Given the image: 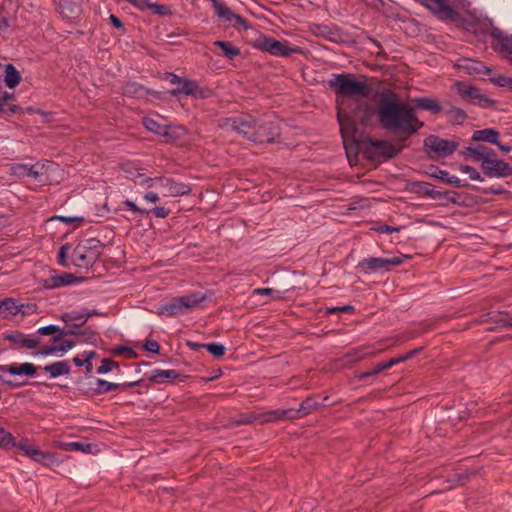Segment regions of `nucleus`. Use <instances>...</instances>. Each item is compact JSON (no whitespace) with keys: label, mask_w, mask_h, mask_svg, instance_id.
I'll use <instances>...</instances> for the list:
<instances>
[{"label":"nucleus","mask_w":512,"mask_h":512,"mask_svg":"<svg viewBox=\"0 0 512 512\" xmlns=\"http://www.w3.org/2000/svg\"><path fill=\"white\" fill-rule=\"evenodd\" d=\"M142 124L148 131L154 133L155 135H169V125L160 124L153 118L144 117L142 120Z\"/></svg>","instance_id":"44"},{"label":"nucleus","mask_w":512,"mask_h":512,"mask_svg":"<svg viewBox=\"0 0 512 512\" xmlns=\"http://www.w3.org/2000/svg\"><path fill=\"white\" fill-rule=\"evenodd\" d=\"M54 275L42 279L39 283L46 290H52L60 287L69 286L72 284L81 283L85 280L84 277H77L72 273L63 272L61 274H56V271L53 270Z\"/></svg>","instance_id":"17"},{"label":"nucleus","mask_w":512,"mask_h":512,"mask_svg":"<svg viewBox=\"0 0 512 512\" xmlns=\"http://www.w3.org/2000/svg\"><path fill=\"white\" fill-rule=\"evenodd\" d=\"M76 345V341L72 339H64L60 340L58 343H54L53 345H45L41 347L39 350L33 352L34 356H49L55 355L58 352L65 353L72 349Z\"/></svg>","instance_id":"28"},{"label":"nucleus","mask_w":512,"mask_h":512,"mask_svg":"<svg viewBox=\"0 0 512 512\" xmlns=\"http://www.w3.org/2000/svg\"><path fill=\"white\" fill-rule=\"evenodd\" d=\"M281 125L278 121L257 119L252 137L256 144L280 143Z\"/></svg>","instance_id":"11"},{"label":"nucleus","mask_w":512,"mask_h":512,"mask_svg":"<svg viewBox=\"0 0 512 512\" xmlns=\"http://www.w3.org/2000/svg\"><path fill=\"white\" fill-rule=\"evenodd\" d=\"M71 249L72 245L70 243H65L59 248L57 253V262L60 266L68 268L72 265L71 261H68V255Z\"/></svg>","instance_id":"53"},{"label":"nucleus","mask_w":512,"mask_h":512,"mask_svg":"<svg viewBox=\"0 0 512 512\" xmlns=\"http://www.w3.org/2000/svg\"><path fill=\"white\" fill-rule=\"evenodd\" d=\"M329 88L337 96V102L340 103L339 98L351 97H368L373 88L368 83V78L364 75L356 76L353 73H334L331 79L327 81Z\"/></svg>","instance_id":"2"},{"label":"nucleus","mask_w":512,"mask_h":512,"mask_svg":"<svg viewBox=\"0 0 512 512\" xmlns=\"http://www.w3.org/2000/svg\"><path fill=\"white\" fill-rule=\"evenodd\" d=\"M62 19L70 24H78L82 20L84 0H53Z\"/></svg>","instance_id":"13"},{"label":"nucleus","mask_w":512,"mask_h":512,"mask_svg":"<svg viewBox=\"0 0 512 512\" xmlns=\"http://www.w3.org/2000/svg\"><path fill=\"white\" fill-rule=\"evenodd\" d=\"M411 255L401 254L392 258L367 257L363 258L355 266L358 273L369 275L373 273L391 272L393 267L402 265L405 260L411 259Z\"/></svg>","instance_id":"7"},{"label":"nucleus","mask_w":512,"mask_h":512,"mask_svg":"<svg viewBox=\"0 0 512 512\" xmlns=\"http://www.w3.org/2000/svg\"><path fill=\"white\" fill-rule=\"evenodd\" d=\"M16 447L15 437L6 429L0 427V448L10 450Z\"/></svg>","instance_id":"51"},{"label":"nucleus","mask_w":512,"mask_h":512,"mask_svg":"<svg viewBox=\"0 0 512 512\" xmlns=\"http://www.w3.org/2000/svg\"><path fill=\"white\" fill-rule=\"evenodd\" d=\"M122 94L136 99H144L149 95L159 100L165 99V93L148 89L136 81H127L124 83L122 86Z\"/></svg>","instance_id":"18"},{"label":"nucleus","mask_w":512,"mask_h":512,"mask_svg":"<svg viewBox=\"0 0 512 512\" xmlns=\"http://www.w3.org/2000/svg\"><path fill=\"white\" fill-rule=\"evenodd\" d=\"M38 367L33 363H12L9 365H0V372L8 373L12 376H26L35 377L37 375Z\"/></svg>","instance_id":"26"},{"label":"nucleus","mask_w":512,"mask_h":512,"mask_svg":"<svg viewBox=\"0 0 512 512\" xmlns=\"http://www.w3.org/2000/svg\"><path fill=\"white\" fill-rule=\"evenodd\" d=\"M148 9L153 14L162 16V17H169L173 15V11L169 5L166 4H159V3H152L145 1L143 5V10Z\"/></svg>","instance_id":"46"},{"label":"nucleus","mask_w":512,"mask_h":512,"mask_svg":"<svg viewBox=\"0 0 512 512\" xmlns=\"http://www.w3.org/2000/svg\"><path fill=\"white\" fill-rule=\"evenodd\" d=\"M459 147L456 140L443 139L437 135H429L424 139L423 148L432 160L446 158L452 155Z\"/></svg>","instance_id":"10"},{"label":"nucleus","mask_w":512,"mask_h":512,"mask_svg":"<svg viewBox=\"0 0 512 512\" xmlns=\"http://www.w3.org/2000/svg\"><path fill=\"white\" fill-rule=\"evenodd\" d=\"M112 353L116 356L124 355L125 357L129 359H135L138 357V354L136 351L133 350V348L129 346L119 345L115 347L112 350Z\"/></svg>","instance_id":"63"},{"label":"nucleus","mask_w":512,"mask_h":512,"mask_svg":"<svg viewBox=\"0 0 512 512\" xmlns=\"http://www.w3.org/2000/svg\"><path fill=\"white\" fill-rule=\"evenodd\" d=\"M61 448L64 451H80V452H84V453H91L93 444L83 443V442H68V443H62Z\"/></svg>","instance_id":"50"},{"label":"nucleus","mask_w":512,"mask_h":512,"mask_svg":"<svg viewBox=\"0 0 512 512\" xmlns=\"http://www.w3.org/2000/svg\"><path fill=\"white\" fill-rule=\"evenodd\" d=\"M165 80L176 85L173 89L162 91L165 93V99L167 98V95L178 97L181 94L190 96L197 100L209 99L214 96L213 89L200 86L198 81L195 79L181 77L173 72H166Z\"/></svg>","instance_id":"4"},{"label":"nucleus","mask_w":512,"mask_h":512,"mask_svg":"<svg viewBox=\"0 0 512 512\" xmlns=\"http://www.w3.org/2000/svg\"><path fill=\"white\" fill-rule=\"evenodd\" d=\"M319 395H310L306 397L301 403L298 409H294L297 414V419L304 418L311 414L313 411L318 410L320 407L325 406L323 402H319L317 399Z\"/></svg>","instance_id":"32"},{"label":"nucleus","mask_w":512,"mask_h":512,"mask_svg":"<svg viewBox=\"0 0 512 512\" xmlns=\"http://www.w3.org/2000/svg\"><path fill=\"white\" fill-rule=\"evenodd\" d=\"M177 297H173L169 302L158 307V315H166L167 317H176L183 315L181 305Z\"/></svg>","instance_id":"41"},{"label":"nucleus","mask_w":512,"mask_h":512,"mask_svg":"<svg viewBox=\"0 0 512 512\" xmlns=\"http://www.w3.org/2000/svg\"><path fill=\"white\" fill-rule=\"evenodd\" d=\"M67 336L82 337L80 340L83 343L96 345L99 339V333L92 327L87 326L82 330H66Z\"/></svg>","instance_id":"38"},{"label":"nucleus","mask_w":512,"mask_h":512,"mask_svg":"<svg viewBox=\"0 0 512 512\" xmlns=\"http://www.w3.org/2000/svg\"><path fill=\"white\" fill-rule=\"evenodd\" d=\"M252 46L255 49H259L275 57H289L294 53L301 52L300 47L289 46L288 41L285 40L282 42L266 34H260L259 37L253 41Z\"/></svg>","instance_id":"8"},{"label":"nucleus","mask_w":512,"mask_h":512,"mask_svg":"<svg viewBox=\"0 0 512 512\" xmlns=\"http://www.w3.org/2000/svg\"><path fill=\"white\" fill-rule=\"evenodd\" d=\"M443 112L448 116L449 122L452 125H462L467 119L466 112L455 106H451L445 110L443 109Z\"/></svg>","instance_id":"45"},{"label":"nucleus","mask_w":512,"mask_h":512,"mask_svg":"<svg viewBox=\"0 0 512 512\" xmlns=\"http://www.w3.org/2000/svg\"><path fill=\"white\" fill-rule=\"evenodd\" d=\"M2 336L4 340L10 341L27 349H35L41 342L39 337H34L33 335L27 337V335L17 330L5 331L2 333Z\"/></svg>","instance_id":"23"},{"label":"nucleus","mask_w":512,"mask_h":512,"mask_svg":"<svg viewBox=\"0 0 512 512\" xmlns=\"http://www.w3.org/2000/svg\"><path fill=\"white\" fill-rule=\"evenodd\" d=\"M188 378L187 375L180 374L176 370H162V369H154L152 374L147 377V379L152 383L162 384L165 382H172L173 380L179 379L180 381H184Z\"/></svg>","instance_id":"29"},{"label":"nucleus","mask_w":512,"mask_h":512,"mask_svg":"<svg viewBox=\"0 0 512 512\" xmlns=\"http://www.w3.org/2000/svg\"><path fill=\"white\" fill-rule=\"evenodd\" d=\"M479 323L491 324V326L486 327V331L490 332L502 328H511L510 324L512 323V315L508 311H491L482 314L479 317Z\"/></svg>","instance_id":"15"},{"label":"nucleus","mask_w":512,"mask_h":512,"mask_svg":"<svg viewBox=\"0 0 512 512\" xmlns=\"http://www.w3.org/2000/svg\"><path fill=\"white\" fill-rule=\"evenodd\" d=\"M216 15L224 22H228L237 30L247 31L252 28V24L239 14H235L231 9L219 0H210Z\"/></svg>","instance_id":"12"},{"label":"nucleus","mask_w":512,"mask_h":512,"mask_svg":"<svg viewBox=\"0 0 512 512\" xmlns=\"http://www.w3.org/2000/svg\"><path fill=\"white\" fill-rule=\"evenodd\" d=\"M385 371L384 369V366L382 364V362L380 363H377L372 370L370 371H366V372H361L359 374L356 375V378L359 380V381H364L366 380L367 378L369 377H372V376H375L381 372Z\"/></svg>","instance_id":"64"},{"label":"nucleus","mask_w":512,"mask_h":512,"mask_svg":"<svg viewBox=\"0 0 512 512\" xmlns=\"http://www.w3.org/2000/svg\"><path fill=\"white\" fill-rule=\"evenodd\" d=\"M43 168H44V165L43 164H40L39 162L35 163V164H28V168H27V175L26 177H32L33 179H35L36 181L38 182H43Z\"/></svg>","instance_id":"58"},{"label":"nucleus","mask_w":512,"mask_h":512,"mask_svg":"<svg viewBox=\"0 0 512 512\" xmlns=\"http://www.w3.org/2000/svg\"><path fill=\"white\" fill-rule=\"evenodd\" d=\"M353 113L361 127L381 128L398 136L401 142L407 141L424 126L414 107L392 90L378 91L374 103H357Z\"/></svg>","instance_id":"1"},{"label":"nucleus","mask_w":512,"mask_h":512,"mask_svg":"<svg viewBox=\"0 0 512 512\" xmlns=\"http://www.w3.org/2000/svg\"><path fill=\"white\" fill-rule=\"evenodd\" d=\"M431 184L432 183L425 181H412L407 185V190L413 194L418 195L419 197L428 198Z\"/></svg>","instance_id":"48"},{"label":"nucleus","mask_w":512,"mask_h":512,"mask_svg":"<svg viewBox=\"0 0 512 512\" xmlns=\"http://www.w3.org/2000/svg\"><path fill=\"white\" fill-rule=\"evenodd\" d=\"M375 354L376 351L372 346H362L351 349L344 355V358L348 363H355L365 358L372 357Z\"/></svg>","instance_id":"39"},{"label":"nucleus","mask_w":512,"mask_h":512,"mask_svg":"<svg viewBox=\"0 0 512 512\" xmlns=\"http://www.w3.org/2000/svg\"><path fill=\"white\" fill-rule=\"evenodd\" d=\"M480 168L483 175L488 178H506L512 176V166L499 158L489 161V163L485 165H480Z\"/></svg>","instance_id":"20"},{"label":"nucleus","mask_w":512,"mask_h":512,"mask_svg":"<svg viewBox=\"0 0 512 512\" xmlns=\"http://www.w3.org/2000/svg\"><path fill=\"white\" fill-rule=\"evenodd\" d=\"M297 414L294 408L275 409L260 413V424L274 423L279 420H296Z\"/></svg>","instance_id":"27"},{"label":"nucleus","mask_w":512,"mask_h":512,"mask_svg":"<svg viewBox=\"0 0 512 512\" xmlns=\"http://www.w3.org/2000/svg\"><path fill=\"white\" fill-rule=\"evenodd\" d=\"M489 81L502 88H507L509 91H512V78L504 75H496L489 78Z\"/></svg>","instance_id":"60"},{"label":"nucleus","mask_w":512,"mask_h":512,"mask_svg":"<svg viewBox=\"0 0 512 512\" xmlns=\"http://www.w3.org/2000/svg\"><path fill=\"white\" fill-rule=\"evenodd\" d=\"M214 45L220 48L223 54L230 60H233L241 53L240 48L234 46L229 41L217 40L214 42Z\"/></svg>","instance_id":"47"},{"label":"nucleus","mask_w":512,"mask_h":512,"mask_svg":"<svg viewBox=\"0 0 512 512\" xmlns=\"http://www.w3.org/2000/svg\"><path fill=\"white\" fill-rule=\"evenodd\" d=\"M120 171L123 173V175L134 182H137V179L139 177H142V173L140 172V168L137 162L127 160L122 163H120Z\"/></svg>","instance_id":"43"},{"label":"nucleus","mask_w":512,"mask_h":512,"mask_svg":"<svg viewBox=\"0 0 512 512\" xmlns=\"http://www.w3.org/2000/svg\"><path fill=\"white\" fill-rule=\"evenodd\" d=\"M93 380L95 387H90L87 391H85L86 394L102 395L112 391H119L118 383L109 382L100 378H93Z\"/></svg>","instance_id":"40"},{"label":"nucleus","mask_w":512,"mask_h":512,"mask_svg":"<svg viewBox=\"0 0 512 512\" xmlns=\"http://www.w3.org/2000/svg\"><path fill=\"white\" fill-rule=\"evenodd\" d=\"M114 368L120 371L119 363L114 361L111 358H103L101 361V365L97 368L98 374H107L111 372Z\"/></svg>","instance_id":"59"},{"label":"nucleus","mask_w":512,"mask_h":512,"mask_svg":"<svg viewBox=\"0 0 512 512\" xmlns=\"http://www.w3.org/2000/svg\"><path fill=\"white\" fill-rule=\"evenodd\" d=\"M257 119H247L244 117H230L226 119L225 126L242 134L247 140L252 141L251 135L254 132Z\"/></svg>","instance_id":"21"},{"label":"nucleus","mask_w":512,"mask_h":512,"mask_svg":"<svg viewBox=\"0 0 512 512\" xmlns=\"http://www.w3.org/2000/svg\"><path fill=\"white\" fill-rule=\"evenodd\" d=\"M103 313L96 309L83 308L81 310H72L61 314L60 319L66 324L76 321L79 324L77 326H85L86 322L93 316H102Z\"/></svg>","instance_id":"24"},{"label":"nucleus","mask_w":512,"mask_h":512,"mask_svg":"<svg viewBox=\"0 0 512 512\" xmlns=\"http://www.w3.org/2000/svg\"><path fill=\"white\" fill-rule=\"evenodd\" d=\"M412 107H414V110H424L429 111L433 115H438L441 112H443V106L441 103L435 99L430 97H417L411 100Z\"/></svg>","instance_id":"30"},{"label":"nucleus","mask_w":512,"mask_h":512,"mask_svg":"<svg viewBox=\"0 0 512 512\" xmlns=\"http://www.w3.org/2000/svg\"><path fill=\"white\" fill-rule=\"evenodd\" d=\"M254 422H258L260 424V414H256V413L240 414L238 416V418L233 421V424L235 426H241V425L253 424Z\"/></svg>","instance_id":"56"},{"label":"nucleus","mask_w":512,"mask_h":512,"mask_svg":"<svg viewBox=\"0 0 512 512\" xmlns=\"http://www.w3.org/2000/svg\"><path fill=\"white\" fill-rule=\"evenodd\" d=\"M444 183L453 186L454 188H468L473 191H477L486 195H502L509 193L508 190L504 189L501 185L491 186V187H480L476 185H471L467 181H462L454 175H451L448 172V176L444 178Z\"/></svg>","instance_id":"16"},{"label":"nucleus","mask_w":512,"mask_h":512,"mask_svg":"<svg viewBox=\"0 0 512 512\" xmlns=\"http://www.w3.org/2000/svg\"><path fill=\"white\" fill-rule=\"evenodd\" d=\"M0 69L3 71V81L6 87L14 89L19 85L22 77L20 71L12 63L0 64Z\"/></svg>","instance_id":"35"},{"label":"nucleus","mask_w":512,"mask_h":512,"mask_svg":"<svg viewBox=\"0 0 512 512\" xmlns=\"http://www.w3.org/2000/svg\"><path fill=\"white\" fill-rule=\"evenodd\" d=\"M204 349H206L216 359L222 358L226 352L225 346L218 342L205 343Z\"/></svg>","instance_id":"57"},{"label":"nucleus","mask_w":512,"mask_h":512,"mask_svg":"<svg viewBox=\"0 0 512 512\" xmlns=\"http://www.w3.org/2000/svg\"><path fill=\"white\" fill-rule=\"evenodd\" d=\"M490 35L493 39L491 42L492 49L512 61V36L505 35L499 28H493Z\"/></svg>","instance_id":"19"},{"label":"nucleus","mask_w":512,"mask_h":512,"mask_svg":"<svg viewBox=\"0 0 512 512\" xmlns=\"http://www.w3.org/2000/svg\"><path fill=\"white\" fill-rule=\"evenodd\" d=\"M215 293L213 290H207L206 292L192 291L184 296H178V302L181 305L183 314L195 308H205L207 302H211Z\"/></svg>","instance_id":"14"},{"label":"nucleus","mask_w":512,"mask_h":512,"mask_svg":"<svg viewBox=\"0 0 512 512\" xmlns=\"http://www.w3.org/2000/svg\"><path fill=\"white\" fill-rule=\"evenodd\" d=\"M336 108V118L340 127L341 138L343 140L347 157L350 160V155L352 151L354 152L355 156L358 153V148L361 140L356 139V134L358 132V125L360 124L357 118L355 117L354 113L352 112L351 114H349L347 111L341 108L339 102H337Z\"/></svg>","instance_id":"5"},{"label":"nucleus","mask_w":512,"mask_h":512,"mask_svg":"<svg viewBox=\"0 0 512 512\" xmlns=\"http://www.w3.org/2000/svg\"><path fill=\"white\" fill-rule=\"evenodd\" d=\"M415 3L423 6L431 13L438 12L444 15L453 16L452 6L446 0H413Z\"/></svg>","instance_id":"31"},{"label":"nucleus","mask_w":512,"mask_h":512,"mask_svg":"<svg viewBox=\"0 0 512 512\" xmlns=\"http://www.w3.org/2000/svg\"><path fill=\"white\" fill-rule=\"evenodd\" d=\"M15 448L21 450L25 456L29 457L32 460L35 456L37 449H39L35 445L31 444L28 439H22L19 442L16 441Z\"/></svg>","instance_id":"55"},{"label":"nucleus","mask_w":512,"mask_h":512,"mask_svg":"<svg viewBox=\"0 0 512 512\" xmlns=\"http://www.w3.org/2000/svg\"><path fill=\"white\" fill-rule=\"evenodd\" d=\"M159 186L165 189V196L178 197L189 195L191 193V187L189 184L177 182L170 177L162 176V179H159Z\"/></svg>","instance_id":"22"},{"label":"nucleus","mask_w":512,"mask_h":512,"mask_svg":"<svg viewBox=\"0 0 512 512\" xmlns=\"http://www.w3.org/2000/svg\"><path fill=\"white\" fill-rule=\"evenodd\" d=\"M500 133L494 128H485L473 132L471 141L486 142L493 145H499Z\"/></svg>","instance_id":"37"},{"label":"nucleus","mask_w":512,"mask_h":512,"mask_svg":"<svg viewBox=\"0 0 512 512\" xmlns=\"http://www.w3.org/2000/svg\"><path fill=\"white\" fill-rule=\"evenodd\" d=\"M44 373L48 374L50 378H58L70 374L71 366L68 360H61L52 362L41 367Z\"/></svg>","instance_id":"33"},{"label":"nucleus","mask_w":512,"mask_h":512,"mask_svg":"<svg viewBox=\"0 0 512 512\" xmlns=\"http://www.w3.org/2000/svg\"><path fill=\"white\" fill-rule=\"evenodd\" d=\"M452 10L454 11V15L453 16H446L444 14H441V13H438V12H433L432 14L439 20V21H442V22H449V23H455L457 24L459 27L461 28H464V29H469L470 27H474L475 23L474 21L472 20H469L467 19L466 17H464L458 10H456L453 6H452Z\"/></svg>","instance_id":"36"},{"label":"nucleus","mask_w":512,"mask_h":512,"mask_svg":"<svg viewBox=\"0 0 512 512\" xmlns=\"http://www.w3.org/2000/svg\"><path fill=\"white\" fill-rule=\"evenodd\" d=\"M469 75L480 74L482 62L470 58L463 59V63L460 65Z\"/></svg>","instance_id":"54"},{"label":"nucleus","mask_w":512,"mask_h":512,"mask_svg":"<svg viewBox=\"0 0 512 512\" xmlns=\"http://www.w3.org/2000/svg\"><path fill=\"white\" fill-rule=\"evenodd\" d=\"M37 334L41 336H52L53 343H58L62 338L67 336L66 330H63L60 326L55 324L40 327L37 330Z\"/></svg>","instance_id":"42"},{"label":"nucleus","mask_w":512,"mask_h":512,"mask_svg":"<svg viewBox=\"0 0 512 512\" xmlns=\"http://www.w3.org/2000/svg\"><path fill=\"white\" fill-rule=\"evenodd\" d=\"M75 384L77 386L78 391L81 395L86 397H93L97 394H86L85 391H87L90 387H95L93 377L86 375L85 377H79L76 379Z\"/></svg>","instance_id":"49"},{"label":"nucleus","mask_w":512,"mask_h":512,"mask_svg":"<svg viewBox=\"0 0 512 512\" xmlns=\"http://www.w3.org/2000/svg\"><path fill=\"white\" fill-rule=\"evenodd\" d=\"M459 170L462 173L468 174L469 178L473 181H483L484 177L481 175V173L474 167L466 164H461L459 166Z\"/></svg>","instance_id":"61"},{"label":"nucleus","mask_w":512,"mask_h":512,"mask_svg":"<svg viewBox=\"0 0 512 512\" xmlns=\"http://www.w3.org/2000/svg\"><path fill=\"white\" fill-rule=\"evenodd\" d=\"M33 461L40 463L43 466L52 468L59 466L63 462V458L57 452L42 451L37 449Z\"/></svg>","instance_id":"34"},{"label":"nucleus","mask_w":512,"mask_h":512,"mask_svg":"<svg viewBox=\"0 0 512 512\" xmlns=\"http://www.w3.org/2000/svg\"><path fill=\"white\" fill-rule=\"evenodd\" d=\"M406 145L396 146L387 140L367 137L361 140L358 151H361L366 160L370 162H386L399 155Z\"/></svg>","instance_id":"3"},{"label":"nucleus","mask_w":512,"mask_h":512,"mask_svg":"<svg viewBox=\"0 0 512 512\" xmlns=\"http://www.w3.org/2000/svg\"><path fill=\"white\" fill-rule=\"evenodd\" d=\"M28 164L26 163H13L10 165L9 173L12 176L23 178L27 175Z\"/></svg>","instance_id":"62"},{"label":"nucleus","mask_w":512,"mask_h":512,"mask_svg":"<svg viewBox=\"0 0 512 512\" xmlns=\"http://www.w3.org/2000/svg\"><path fill=\"white\" fill-rule=\"evenodd\" d=\"M18 313L22 316L27 315L29 312L24 310V304L19 303L17 299L12 297H6L0 301V317L3 319L10 320Z\"/></svg>","instance_id":"25"},{"label":"nucleus","mask_w":512,"mask_h":512,"mask_svg":"<svg viewBox=\"0 0 512 512\" xmlns=\"http://www.w3.org/2000/svg\"><path fill=\"white\" fill-rule=\"evenodd\" d=\"M103 249L104 244L96 238L82 240L72 250L71 263L77 268L89 269L100 258Z\"/></svg>","instance_id":"6"},{"label":"nucleus","mask_w":512,"mask_h":512,"mask_svg":"<svg viewBox=\"0 0 512 512\" xmlns=\"http://www.w3.org/2000/svg\"><path fill=\"white\" fill-rule=\"evenodd\" d=\"M422 173L428 177L440 180L442 182H444V178L448 176L447 170H442L437 165L434 164L426 166Z\"/></svg>","instance_id":"52"},{"label":"nucleus","mask_w":512,"mask_h":512,"mask_svg":"<svg viewBox=\"0 0 512 512\" xmlns=\"http://www.w3.org/2000/svg\"><path fill=\"white\" fill-rule=\"evenodd\" d=\"M454 88L457 90L463 101L479 106L480 108L494 109L498 103L496 100L482 94L479 88L464 81H455Z\"/></svg>","instance_id":"9"}]
</instances>
